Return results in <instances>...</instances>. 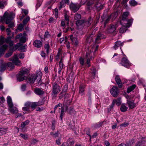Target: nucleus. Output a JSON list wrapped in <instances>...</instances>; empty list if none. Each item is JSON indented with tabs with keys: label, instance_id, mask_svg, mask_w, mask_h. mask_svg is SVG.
Returning <instances> with one entry per match:
<instances>
[{
	"label": "nucleus",
	"instance_id": "obj_1",
	"mask_svg": "<svg viewBox=\"0 0 146 146\" xmlns=\"http://www.w3.org/2000/svg\"><path fill=\"white\" fill-rule=\"evenodd\" d=\"M29 73V70L27 68H23L20 71L17 76L18 81L21 82L27 79L28 81L31 83L33 84L36 79L35 74H29L27 78L26 75Z\"/></svg>",
	"mask_w": 146,
	"mask_h": 146
},
{
	"label": "nucleus",
	"instance_id": "obj_2",
	"mask_svg": "<svg viewBox=\"0 0 146 146\" xmlns=\"http://www.w3.org/2000/svg\"><path fill=\"white\" fill-rule=\"evenodd\" d=\"M15 14L13 12L9 13L8 12H5L3 16L0 17V22H5L6 24L8 25V27L12 28L15 26L14 23L11 21L14 18Z\"/></svg>",
	"mask_w": 146,
	"mask_h": 146
},
{
	"label": "nucleus",
	"instance_id": "obj_3",
	"mask_svg": "<svg viewBox=\"0 0 146 146\" xmlns=\"http://www.w3.org/2000/svg\"><path fill=\"white\" fill-rule=\"evenodd\" d=\"M129 15V12H124L122 16V19L120 21L121 25L125 27H129L131 25L133 21V19H129L128 17Z\"/></svg>",
	"mask_w": 146,
	"mask_h": 146
},
{
	"label": "nucleus",
	"instance_id": "obj_4",
	"mask_svg": "<svg viewBox=\"0 0 146 146\" xmlns=\"http://www.w3.org/2000/svg\"><path fill=\"white\" fill-rule=\"evenodd\" d=\"M52 91L51 95L52 98H56L57 94L61 91V88L58 82H53L52 85Z\"/></svg>",
	"mask_w": 146,
	"mask_h": 146
},
{
	"label": "nucleus",
	"instance_id": "obj_5",
	"mask_svg": "<svg viewBox=\"0 0 146 146\" xmlns=\"http://www.w3.org/2000/svg\"><path fill=\"white\" fill-rule=\"evenodd\" d=\"M85 3L84 2H82V0L79 4L78 3H71L70 5V9L71 10L75 12L77 11L81 6L82 5H84Z\"/></svg>",
	"mask_w": 146,
	"mask_h": 146
},
{
	"label": "nucleus",
	"instance_id": "obj_6",
	"mask_svg": "<svg viewBox=\"0 0 146 146\" xmlns=\"http://www.w3.org/2000/svg\"><path fill=\"white\" fill-rule=\"evenodd\" d=\"M7 66L12 67L13 66V64L11 62H9L6 64V63L3 62L2 60H0V73H2L4 72Z\"/></svg>",
	"mask_w": 146,
	"mask_h": 146
},
{
	"label": "nucleus",
	"instance_id": "obj_7",
	"mask_svg": "<svg viewBox=\"0 0 146 146\" xmlns=\"http://www.w3.org/2000/svg\"><path fill=\"white\" fill-rule=\"evenodd\" d=\"M26 33H24L23 35L20 33L17 35L16 39H18L19 40L20 43H25L27 40Z\"/></svg>",
	"mask_w": 146,
	"mask_h": 146
},
{
	"label": "nucleus",
	"instance_id": "obj_8",
	"mask_svg": "<svg viewBox=\"0 0 146 146\" xmlns=\"http://www.w3.org/2000/svg\"><path fill=\"white\" fill-rule=\"evenodd\" d=\"M69 37L71 41V43L75 47H77L78 44V40L77 36L73 35L69 36Z\"/></svg>",
	"mask_w": 146,
	"mask_h": 146
},
{
	"label": "nucleus",
	"instance_id": "obj_9",
	"mask_svg": "<svg viewBox=\"0 0 146 146\" xmlns=\"http://www.w3.org/2000/svg\"><path fill=\"white\" fill-rule=\"evenodd\" d=\"M102 22H104V27H105L106 25L109 23L111 18V15H107L103 14L101 17Z\"/></svg>",
	"mask_w": 146,
	"mask_h": 146
},
{
	"label": "nucleus",
	"instance_id": "obj_10",
	"mask_svg": "<svg viewBox=\"0 0 146 146\" xmlns=\"http://www.w3.org/2000/svg\"><path fill=\"white\" fill-rule=\"evenodd\" d=\"M119 90L118 89L117 87L116 86H113L112 88L110 90V92L114 97H117L119 93Z\"/></svg>",
	"mask_w": 146,
	"mask_h": 146
},
{
	"label": "nucleus",
	"instance_id": "obj_11",
	"mask_svg": "<svg viewBox=\"0 0 146 146\" xmlns=\"http://www.w3.org/2000/svg\"><path fill=\"white\" fill-rule=\"evenodd\" d=\"M120 64L122 66L129 68L130 65V63L127 59L125 57L122 58Z\"/></svg>",
	"mask_w": 146,
	"mask_h": 146
},
{
	"label": "nucleus",
	"instance_id": "obj_12",
	"mask_svg": "<svg viewBox=\"0 0 146 146\" xmlns=\"http://www.w3.org/2000/svg\"><path fill=\"white\" fill-rule=\"evenodd\" d=\"M99 1H97L95 2V4L93 7L94 9H96L98 11L102 10L104 7L103 5Z\"/></svg>",
	"mask_w": 146,
	"mask_h": 146
},
{
	"label": "nucleus",
	"instance_id": "obj_13",
	"mask_svg": "<svg viewBox=\"0 0 146 146\" xmlns=\"http://www.w3.org/2000/svg\"><path fill=\"white\" fill-rule=\"evenodd\" d=\"M85 20L83 19L77 21L76 23L77 28L79 29H83L85 26Z\"/></svg>",
	"mask_w": 146,
	"mask_h": 146
},
{
	"label": "nucleus",
	"instance_id": "obj_14",
	"mask_svg": "<svg viewBox=\"0 0 146 146\" xmlns=\"http://www.w3.org/2000/svg\"><path fill=\"white\" fill-rule=\"evenodd\" d=\"M95 31H93L90 35L88 36L86 40L87 43H90L93 41V37L95 36Z\"/></svg>",
	"mask_w": 146,
	"mask_h": 146
},
{
	"label": "nucleus",
	"instance_id": "obj_15",
	"mask_svg": "<svg viewBox=\"0 0 146 146\" xmlns=\"http://www.w3.org/2000/svg\"><path fill=\"white\" fill-rule=\"evenodd\" d=\"M42 90L40 88H36L35 89L34 92L36 94L40 96H42L45 93V92Z\"/></svg>",
	"mask_w": 146,
	"mask_h": 146
},
{
	"label": "nucleus",
	"instance_id": "obj_16",
	"mask_svg": "<svg viewBox=\"0 0 146 146\" xmlns=\"http://www.w3.org/2000/svg\"><path fill=\"white\" fill-rule=\"evenodd\" d=\"M127 104L130 109H133L136 107V104L133 100H127Z\"/></svg>",
	"mask_w": 146,
	"mask_h": 146
},
{
	"label": "nucleus",
	"instance_id": "obj_17",
	"mask_svg": "<svg viewBox=\"0 0 146 146\" xmlns=\"http://www.w3.org/2000/svg\"><path fill=\"white\" fill-rule=\"evenodd\" d=\"M115 80L117 84L118 85L119 88H121L122 87L123 85L119 76H116L115 78Z\"/></svg>",
	"mask_w": 146,
	"mask_h": 146
},
{
	"label": "nucleus",
	"instance_id": "obj_18",
	"mask_svg": "<svg viewBox=\"0 0 146 146\" xmlns=\"http://www.w3.org/2000/svg\"><path fill=\"white\" fill-rule=\"evenodd\" d=\"M9 110L13 114L17 113L18 111V109L16 107L14 106L13 105L9 106Z\"/></svg>",
	"mask_w": 146,
	"mask_h": 146
},
{
	"label": "nucleus",
	"instance_id": "obj_19",
	"mask_svg": "<svg viewBox=\"0 0 146 146\" xmlns=\"http://www.w3.org/2000/svg\"><path fill=\"white\" fill-rule=\"evenodd\" d=\"M7 46V45L5 44L0 47V58L4 54Z\"/></svg>",
	"mask_w": 146,
	"mask_h": 146
},
{
	"label": "nucleus",
	"instance_id": "obj_20",
	"mask_svg": "<svg viewBox=\"0 0 146 146\" xmlns=\"http://www.w3.org/2000/svg\"><path fill=\"white\" fill-rule=\"evenodd\" d=\"M34 46L37 48H40L42 46V43L39 40H35L33 42Z\"/></svg>",
	"mask_w": 146,
	"mask_h": 146
},
{
	"label": "nucleus",
	"instance_id": "obj_21",
	"mask_svg": "<svg viewBox=\"0 0 146 146\" xmlns=\"http://www.w3.org/2000/svg\"><path fill=\"white\" fill-rule=\"evenodd\" d=\"M29 102H26L24 104V107L22 108V110L24 111H29L30 106Z\"/></svg>",
	"mask_w": 146,
	"mask_h": 146
},
{
	"label": "nucleus",
	"instance_id": "obj_22",
	"mask_svg": "<svg viewBox=\"0 0 146 146\" xmlns=\"http://www.w3.org/2000/svg\"><path fill=\"white\" fill-rule=\"evenodd\" d=\"M106 38V37L104 36V35L100 33H98L97 37L95 39V41L97 42L98 41L102 39H103Z\"/></svg>",
	"mask_w": 146,
	"mask_h": 146
},
{
	"label": "nucleus",
	"instance_id": "obj_23",
	"mask_svg": "<svg viewBox=\"0 0 146 146\" xmlns=\"http://www.w3.org/2000/svg\"><path fill=\"white\" fill-rule=\"evenodd\" d=\"M118 27V25L117 24L115 25H111L110 29H109V31L110 33H112L115 31L116 28Z\"/></svg>",
	"mask_w": 146,
	"mask_h": 146
},
{
	"label": "nucleus",
	"instance_id": "obj_24",
	"mask_svg": "<svg viewBox=\"0 0 146 146\" xmlns=\"http://www.w3.org/2000/svg\"><path fill=\"white\" fill-rule=\"evenodd\" d=\"M93 19L91 17H89L87 21L85 20V25L87 27H88L91 24L92 22Z\"/></svg>",
	"mask_w": 146,
	"mask_h": 146
},
{
	"label": "nucleus",
	"instance_id": "obj_25",
	"mask_svg": "<svg viewBox=\"0 0 146 146\" xmlns=\"http://www.w3.org/2000/svg\"><path fill=\"white\" fill-rule=\"evenodd\" d=\"M123 45V42H121L119 41H118L115 42L114 45L113 46V48L116 50L117 48Z\"/></svg>",
	"mask_w": 146,
	"mask_h": 146
},
{
	"label": "nucleus",
	"instance_id": "obj_26",
	"mask_svg": "<svg viewBox=\"0 0 146 146\" xmlns=\"http://www.w3.org/2000/svg\"><path fill=\"white\" fill-rule=\"evenodd\" d=\"M13 63L17 65H19L21 64V62L19 60L18 58L16 56H14Z\"/></svg>",
	"mask_w": 146,
	"mask_h": 146
},
{
	"label": "nucleus",
	"instance_id": "obj_27",
	"mask_svg": "<svg viewBox=\"0 0 146 146\" xmlns=\"http://www.w3.org/2000/svg\"><path fill=\"white\" fill-rule=\"evenodd\" d=\"M79 94L81 95L82 96L84 95L85 94L84 93V87L83 85H80L79 87Z\"/></svg>",
	"mask_w": 146,
	"mask_h": 146
},
{
	"label": "nucleus",
	"instance_id": "obj_28",
	"mask_svg": "<svg viewBox=\"0 0 146 146\" xmlns=\"http://www.w3.org/2000/svg\"><path fill=\"white\" fill-rule=\"evenodd\" d=\"M74 140L72 138L68 139L67 141V145L70 146L74 145Z\"/></svg>",
	"mask_w": 146,
	"mask_h": 146
},
{
	"label": "nucleus",
	"instance_id": "obj_29",
	"mask_svg": "<svg viewBox=\"0 0 146 146\" xmlns=\"http://www.w3.org/2000/svg\"><path fill=\"white\" fill-rule=\"evenodd\" d=\"M100 0H87L86 1V4L88 6H90L93 4L96 1Z\"/></svg>",
	"mask_w": 146,
	"mask_h": 146
},
{
	"label": "nucleus",
	"instance_id": "obj_30",
	"mask_svg": "<svg viewBox=\"0 0 146 146\" xmlns=\"http://www.w3.org/2000/svg\"><path fill=\"white\" fill-rule=\"evenodd\" d=\"M79 62L81 65V66L82 67L85 64V59L84 58L80 57L79 58Z\"/></svg>",
	"mask_w": 146,
	"mask_h": 146
},
{
	"label": "nucleus",
	"instance_id": "obj_31",
	"mask_svg": "<svg viewBox=\"0 0 146 146\" xmlns=\"http://www.w3.org/2000/svg\"><path fill=\"white\" fill-rule=\"evenodd\" d=\"M29 103L30 107L31 108L32 110H34L36 108V107L38 105L37 104L36 102H29Z\"/></svg>",
	"mask_w": 146,
	"mask_h": 146
},
{
	"label": "nucleus",
	"instance_id": "obj_32",
	"mask_svg": "<svg viewBox=\"0 0 146 146\" xmlns=\"http://www.w3.org/2000/svg\"><path fill=\"white\" fill-rule=\"evenodd\" d=\"M136 86L135 84H133L130 86L128 87L127 90V93H129L132 91L135 88Z\"/></svg>",
	"mask_w": 146,
	"mask_h": 146
},
{
	"label": "nucleus",
	"instance_id": "obj_33",
	"mask_svg": "<svg viewBox=\"0 0 146 146\" xmlns=\"http://www.w3.org/2000/svg\"><path fill=\"white\" fill-rule=\"evenodd\" d=\"M114 102V105L116 104L117 106H120L121 103V98H118L117 100H114L112 102Z\"/></svg>",
	"mask_w": 146,
	"mask_h": 146
},
{
	"label": "nucleus",
	"instance_id": "obj_34",
	"mask_svg": "<svg viewBox=\"0 0 146 146\" xmlns=\"http://www.w3.org/2000/svg\"><path fill=\"white\" fill-rule=\"evenodd\" d=\"M21 45H22V44H21L20 43H17L14 46L12 49H11L12 51H13V52L15 51L17 49H18L19 48V47Z\"/></svg>",
	"mask_w": 146,
	"mask_h": 146
},
{
	"label": "nucleus",
	"instance_id": "obj_35",
	"mask_svg": "<svg viewBox=\"0 0 146 146\" xmlns=\"http://www.w3.org/2000/svg\"><path fill=\"white\" fill-rule=\"evenodd\" d=\"M127 108H128L125 105V104H123L121 106L120 110L121 112H124L127 110Z\"/></svg>",
	"mask_w": 146,
	"mask_h": 146
},
{
	"label": "nucleus",
	"instance_id": "obj_36",
	"mask_svg": "<svg viewBox=\"0 0 146 146\" xmlns=\"http://www.w3.org/2000/svg\"><path fill=\"white\" fill-rule=\"evenodd\" d=\"M61 110L60 111V119L61 121L62 120L65 111L64 110V108L63 107H61Z\"/></svg>",
	"mask_w": 146,
	"mask_h": 146
},
{
	"label": "nucleus",
	"instance_id": "obj_37",
	"mask_svg": "<svg viewBox=\"0 0 146 146\" xmlns=\"http://www.w3.org/2000/svg\"><path fill=\"white\" fill-rule=\"evenodd\" d=\"M104 121H100L95 124L94 125V127L95 128H98L101 127Z\"/></svg>",
	"mask_w": 146,
	"mask_h": 146
},
{
	"label": "nucleus",
	"instance_id": "obj_38",
	"mask_svg": "<svg viewBox=\"0 0 146 146\" xmlns=\"http://www.w3.org/2000/svg\"><path fill=\"white\" fill-rule=\"evenodd\" d=\"M7 102L8 105L9 107L13 105L11 98L10 96H9L7 97Z\"/></svg>",
	"mask_w": 146,
	"mask_h": 146
},
{
	"label": "nucleus",
	"instance_id": "obj_39",
	"mask_svg": "<svg viewBox=\"0 0 146 146\" xmlns=\"http://www.w3.org/2000/svg\"><path fill=\"white\" fill-rule=\"evenodd\" d=\"M114 106V102H112L111 104L109 106V107L107 108V112L109 113H110V111L113 108Z\"/></svg>",
	"mask_w": 146,
	"mask_h": 146
},
{
	"label": "nucleus",
	"instance_id": "obj_40",
	"mask_svg": "<svg viewBox=\"0 0 146 146\" xmlns=\"http://www.w3.org/2000/svg\"><path fill=\"white\" fill-rule=\"evenodd\" d=\"M29 120H27L24 122H22L21 125V127L22 128L24 127L26 125L29 123Z\"/></svg>",
	"mask_w": 146,
	"mask_h": 146
},
{
	"label": "nucleus",
	"instance_id": "obj_41",
	"mask_svg": "<svg viewBox=\"0 0 146 146\" xmlns=\"http://www.w3.org/2000/svg\"><path fill=\"white\" fill-rule=\"evenodd\" d=\"M13 52V51H12L11 49L9 50V52L6 53L5 55V58H7L11 56L12 55Z\"/></svg>",
	"mask_w": 146,
	"mask_h": 146
},
{
	"label": "nucleus",
	"instance_id": "obj_42",
	"mask_svg": "<svg viewBox=\"0 0 146 146\" xmlns=\"http://www.w3.org/2000/svg\"><path fill=\"white\" fill-rule=\"evenodd\" d=\"M35 76H36V79L37 78L38 79L41 78L42 76V73L40 71H38L37 72L36 74H35Z\"/></svg>",
	"mask_w": 146,
	"mask_h": 146
},
{
	"label": "nucleus",
	"instance_id": "obj_43",
	"mask_svg": "<svg viewBox=\"0 0 146 146\" xmlns=\"http://www.w3.org/2000/svg\"><path fill=\"white\" fill-rule=\"evenodd\" d=\"M44 47L46 50L47 54H48L50 51V46L48 43L45 44L44 45Z\"/></svg>",
	"mask_w": 146,
	"mask_h": 146
},
{
	"label": "nucleus",
	"instance_id": "obj_44",
	"mask_svg": "<svg viewBox=\"0 0 146 146\" xmlns=\"http://www.w3.org/2000/svg\"><path fill=\"white\" fill-rule=\"evenodd\" d=\"M65 20L66 21V25L67 26H69V16L66 14H65L64 15Z\"/></svg>",
	"mask_w": 146,
	"mask_h": 146
},
{
	"label": "nucleus",
	"instance_id": "obj_45",
	"mask_svg": "<svg viewBox=\"0 0 146 146\" xmlns=\"http://www.w3.org/2000/svg\"><path fill=\"white\" fill-rule=\"evenodd\" d=\"M81 18V15L80 14L78 13L74 15V19L75 20L78 21V20H80Z\"/></svg>",
	"mask_w": 146,
	"mask_h": 146
},
{
	"label": "nucleus",
	"instance_id": "obj_46",
	"mask_svg": "<svg viewBox=\"0 0 146 146\" xmlns=\"http://www.w3.org/2000/svg\"><path fill=\"white\" fill-rule=\"evenodd\" d=\"M86 133L90 137V140L92 138L90 134V130L89 128H86L85 129Z\"/></svg>",
	"mask_w": 146,
	"mask_h": 146
},
{
	"label": "nucleus",
	"instance_id": "obj_47",
	"mask_svg": "<svg viewBox=\"0 0 146 146\" xmlns=\"http://www.w3.org/2000/svg\"><path fill=\"white\" fill-rule=\"evenodd\" d=\"M68 89V85L67 84H65L64 85V86L62 91V92L66 93Z\"/></svg>",
	"mask_w": 146,
	"mask_h": 146
},
{
	"label": "nucleus",
	"instance_id": "obj_48",
	"mask_svg": "<svg viewBox=\"0 0 146 146\" xmlns=\"http://www.w3.org/2000/svg\"><path fill=\"white\" fill-rule=\"evenodd\" d=\"M59 68L58 69L62 70L63 68L64 65L63 63L62 59H61L59 63Z\"/></svg>",
	"mask_w": 146,
	"mask_h": 146
},
{
	"label": "nucleus",
	"instance_id": "obj_49",
	"mask_svg": "<svg viewBox=\"0 0 146 146\" xmlns=\"http://www.w3.org/2000/svg\"><path fill=\"white\" fill-rule=\"evenodd\" d=\"M129 3L131 6H134L137 5V3L135 0H133L130 1Z\"/></svg>",
	"mask_w": 146,
	"mask_h": 146
},
{
	"label": "nucleus",
	"instance_id": "obj_50",
	"mask_svg": "<svg viewBox=\"0 0 146 146\" xmlns=\"http://www.w3.org/2000/svg\"><path fill=\"white\" fill-rule=\"evenodd\" d=\"M91 70L92 71L91 73L92 75L94 76L96 74V70L95 67H92L91 68Z\"/></svg>",
	"mask_w": 146,
	"mask_h": 146
},
{
	"label": "nucleus",
	"instance_id": "obj_51",
	"mask_svg": "<svg viewBox=\"0 0 146 146\" xmlns=\"http://www.w3.org/2000/svg\"><path fill=\"white\" fill-rule=\"evenodd\" d=\"M56 124V121L54 120H53L52 122V125L51 129L52 131H54L55 129V125Z\"/></svg>",
	"mask_w": 146,
	"mask_h": 146
},
{
	"label": "nucleus",
	"instance_id": "obj_52",
	"mask_svg": "<svg viewBox=\"0 0 146 146\" xmlns=\"http://www.w3.org/2000/svg\"><path fill=\"white\" fill-rule=\"evenodd\" d=\"M30 20V17L29 16L27 17L25 19H24L23 21V25H25L27 24L28 22Z\"/></svg>",
	"mask_w": 146,
	"mask_h": 146
},
{
	"label": "nucleus",
	"instance_id": "obj_53",
	"mask_svg": "<svg viewBox=\"0 0 146 146\" xmlns=\"http://www.w3.org/2000/svg\"><path fill=\"white\" fill-rule=\"evenodd\" d=\"M124 27H123L120 28L119 30V33H124L126 32V27H125L123 26Z\"/></svg>",
	"mask_w": 146,
	"mask_h": 146
},
{
	"label": "nucleus",
	"instance_id": "obj_54",
	"mask_svg": "<svg viewBox=\"0 0 146 146\" xmlns=\"http://www.w3.org/2000/svg\"><path fill=\"white\" fill-rule=\"evenodd\" d=\"M65 3L64 1H62L60 3V5L59 6V9L60 10L62 8L64 7Z\"/></svg>",
	"mask_w": 146,
	"mask_h": 146
},
{
	"label": "nucleus",
	"instance_id": "obj_55",
	"mask_svg": "<svg viewBox=\"0 0 146 146\" xmlns=\"http://www.w3.org/2000/svg\"><path fill=\"white\" fill-rule=\"evenodd\" d=\"M7 131V130L6 129L4 128H0V133L3 135Z\"/></svg>",
	"mask_w": 146,
	"mask_h": 146
},
{
	"label": "nucleus",
	"instance_id": "obj_56",
	"mask_svg": "<svg viewBox=\"0 0 146 146\" xmlns=\"http://www.w3.org/2000/svg\"><path fill=\"white\" fill-rule=\"evenodd\" d=\"M38 141V140L35 139H33L31 140V143L32 145H36V143Z\"/></svg>",
	"mask_w": 146,
	"mask_h": 146
},
{
	"label": "nucleus",
	"instance_id": "obj_57",
	"mask_svg": "<svg viewBox=\"0 0 146 146\" xmlns=\"http://www.w3.org/2000/svg\"><path fill=\"white\" fill-rule=\"evenodd\" d=\"M20 135L25 140L27 139L28 138V135L27 134L21 133Z\"/></svg>",
	"mask_w": 146,
	"mask_h": 146
},
{
	"label": "nucleus",
	"instance_id": "obj_58",
	"mask_svg": "<svg viewBox=\"0 0 146 146\" xmlns=\"http://www.w3.org/2000/svg\"><path fill=\"white\" fill-rule=\"evenodd\" d=\"M4 42V38L2 36H1L0 38V46Z\"/></svg>",
	"mask_w": 146,
	"mask_h": 146
},
{
	"label": "nucleus",
	"instance_id": "obj_59",
	"mask_svg": "<svg viewBox=\"0 0 146 146\" xmlns=\"http://www.w3.org/2000/svg\"><path fill=\"white\" fill-rule=\"evenodd\" d=\"M91 59L89 58H88L87 59L86 62V64L87 66L88 67H89L91 66V64L90 63V61Z\"/></svg>",
	"mask_w": 146,
	"mask_h": 146
},
{
	"label": "nucleus",
	"instance_id": "obj_60",
	"mask_svg": "<svg viewBox=\"0 0 146 146\" xmlns=\"http://www.w3.org/2000/svg\"><path fill=\"white\" fill-rule=\"evenodd\" d=\"M12 38V37L9 36L7 37L5 40V41L7 43H9V42L11 41V39Z\"/></svg>",
	"mask_w": 146,
	"mask_h": 146
},
{
	"label": "nucleus",
	"instance_id": "obj_61",
	"mask_svg": "<svg viewBox=\"0 0 146 146\" xmlns=\"http://www.w3.org/2000/svg\"><path fill=\"white\" fill-rule=\"evenodd\" d=\"M24 25L22 24H20L18 27V29L20 31H22L24 27Z\"/></svg>",
	"mask_w": 146,
	"mask_h": 146
},
{
	"label": "nucleus",
	"instance_id": "obj_62",
	"mask_svg": "<svg viewBox=\"0 0 146 146\" xmlns=\"http://www.w3.org/2000/svg\"><path fill=\"white\" fill-rule=\"evenodd\" d=\"M62 104H60V103H59L58 104H57V105L55 106L54 108V113H55V111L56 110V109L58 108V107H62Z\"/></svg>",
	"mask_w": 146,
	"mask_h": 146
},
{
	"label": "nucleus",
	"instance_id": "obj_63",
	"mask_svg": "<svg viewBox=\"0 0 146 146\" xmlns=\"http://www.w3.org/2000/svg\"><path fill=\"white\" fill-rule=\"evenodd\" d=\"M6 3V1L0 2V8L3 9L4 7V4Z\"/></svg>",
	"mask_w": 146,
	"mask_h": 146
},
{
	"label": "nucleus",
	"instance_id": "obj_64",
	"mask_svg": "<svg viewBox=\"0 0 146 146\" xmlns=\"http://www.w3.org/2000/svg\"><path fill=\"white\" fill-rule=\"evenodd\" d=\"M64 92H61L59 95V97L60 99H61L65 95L64 94H63Z\"/></svg>",
	"mask_w": 146,
	"mask_h": 146
}]
</instances>
